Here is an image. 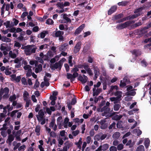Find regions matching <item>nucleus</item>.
Masks as SVG:
<instances>
[{"mask_svg": "<svg viewBox=\"0 0 151 151\" xmlns=\"http://www.w3.org/2000/svg\"><path fill=\"white\" fill-rule=\"evenodd\" d=\"M52 68L54 69H57L58 68H61V66H60L58 63H56L53 66Z\"/></svg>", "mask_w": 151, "mask_h": 151, "instance_id": "nucleus-45", "label": "nucleus"}, {"mask_svg": "<svg viewBox=\"0 0 151 151\" xmlns=\"http://www.w3.org/2000/svg\"><path fill=\"white\" fill-rule=\"evenodd\" d=\"M81 45V43L80 42H78L76 44L74 48V51L75 53H76L80 50Z\"/></svg>", "mask_w": 151, "mask_h": 151, "instance_id": "nucleus-16", "label": "nucleus"}, {"mask_svg": "<svg viewBox=\"0 0 151 151\" xmlns=\"http://www.w3.org/2000/svg\"><path fill=\"white\" fill-rule=\"evenodd\" d=\"M94 72L95 74V76L94 77V80H96L98 76L99 75V69L97 67H94Z\"/></svg>", "mask_w": 151, "mask_h": 151, "instance_id": "nucleus-19", "label": "nucleus"}, {"mask_svg": "<svg viewBox=\"0 0 151 151\" xmlns=\"http://www.w3.org/2000/svg\"><path fill=\"white\" fill-rule=\"evenodd\" d=\"M133 132L134 133H136L137 136L141 134L142 132L139 129H136L134 130Z\"/></svg>", "mask_w": 151, "mask_h": 151, "instance_id": "nucleus-36", "label": "nucleus"}, {"mask_svg": "<svg viewBox=\"0 0 151 151\" xmlns=\"http://www.w3.org/2000/svg\"><path fill=\"white\" fill-rule=\"evenodd\" d=\"M64 34L63 31H58L56 32L55 33V36L56 37H59L62 35Z\"/></svg>", "mask_w": 151, "mask_h": 151, "instance_id": "nucleus-29", "label": "nucleus"}, {"mask_svg": "<svg viewBox=\"0 0 151 151\" xmlns=\"http://www.w3.org/2000/svg\"><path fill=\"white\" fill-rule=\"evenodd\" d=\"M120 136L119 133V132H116L113 134V138L114 139H117Z\"/></svg>", "mask_w": 151, "mask_h": 151, "instance_id": "nucleus-39", "label": "nucleus"}, {"mask_svg": "<svg viewBox=\"0 0 151 151\" xmlns=\"http://www.w3.org/2000/svg\"><path fill=\"white\" fill-rule=\"evenodd\" d=\"M47 46H48V45L47 44H44V45H42L40 46L39 49L40 50H42L44 49H45L47 48Z\"/></svg>", "mask_w": 151, "mask_h": 151, "instance_id": "nucleus-47", "label": "nucleus"}, {"mask_svg": "<svg viewBox=\"0 0 151 151\" xmlns=\"http://www.w3.org/2000/svg\"><path fill=\"white\" fill-rule=\"evenodd\" d=\"M68 45L67 44H65L63 45H62L60 48V50H65L67 48L66 47Z\"/></svg>", "mask_w": 151, "mask_h": 151, "instance_id": "nucleus-42", "label": "nucleus"}, {"mask_svg": "<svg viewBox=\"0 0 151 151\" xmlns=\"http://www.w3.org/2000/svg\"><path fill=\"white\" fill-rule=\"evenodd\" d=\"M66 59L65 58H62L60 60L58 63L60 65V66H61L63 64V63L65 61Z\"/></svg>", "mask_w": 151, "mask_h": 151, "instance_id": "nucleus-54", "label": "nucleus"}, {"mask_svg": "<svg viewBox=\"0 0 151 151\" xmlns=\"http://www.w3.org/2000/svg\"><path fill=\"white\" fill-rule=\"evenodd\" d=\"M21 82L23 85L24 86L27 85V83L25 78L23 77L21 79Z\"/></svg>", "mask_w": 151, "mask_h": 151, "instance_id": "nucleus-43", "label": "nucleus"}, {"mask_svg": "<svg viewBox=\"0 0 151 151\" xmlns=\"http://www.w3.org/2000/svg\"><path fill=\"white\" fill-rule=\"evenodd\" d=\"M9 92V89L7 87H6L4 89H1L0 91V93L2 95H3V98L4 99H6L8 97Z\"/></svg>", "mask_w": 151, "mask_h": 151, "instance_id": "nucleus-4", "label": "nucleus"}, {"mask_svg": "<svg viewBox=\"0 0 151 151\" xmlns=\"http://www.w3.org/2000/svg\"><path fill=\"white\" fill-rule=\"evenodd\" d=\"M109 150L110 151H117L116 148L114 146L111 147L109 149Z\"/></svg>", "mask_w": 151, "mask_h": 151, "instance_id": "nucleus-64", "label": "nucleus"}, {"mask_svg": "<svg viewBox=\"0 0 151 151\" xmlns=\"http://www.w3.org/2000/svg\"><path fill=\"white\" fill-rule=\"evenodd\" d=\"M57 5L59 8H63L64 7L63 3V2H58Z\"/></svg>", "mask_w": 151, "mask_h": 151, "instance_id": "nucleus-56", "label": "nucleus"}, {"mask_svg": "<svg viewBox=\"0 0 151 151\" xmlns=\"http://www.w3.org/2000/svg\"><path fill=\"white\" fill-rule=\"evenodd\" d=\"M72 58L73 57L72 56H70L68 58V63L71 66H72L73 65V63L72 61Z\"/></svg>", "mask_w": 151, "mask_h": 151, "instance_id": "nucleus-53", "label": "nucleus"}, {"mask_svg": "<svg viewBox=\"0 0 151 151\" xmlns=\"http://www.w3.org/2000/svg\"><path fill=\"white\" fill-rule=\"evenodd\" d=\"M132 53L134 54L136 56H138L140 55V52L139 50H134L132 52Z\"/></svg>", "mask_w": 151, "mask_h": 151, "instance_id": "nucleus-44", "label": "nucleus"}, {"mask_svg": "<svg viewBox=\"0 0 151 151\" xmlns=\"http://www.w3.org/2000/svg\"><path fill=\"white\" fill-rule=\"evenodd\" d=\"M107 105L104 106L103 108H98L97 109V110L98 111L103 112L104 111V113L102 114V115L104 116L105 115V114H106L107 111H110V109L108 107L109 104H107Z\"/></svg>", "mask_w": 151, "mask_h": 151, "instance_id": "nucleus-9", "label": "nucleus"}, {"mask_svg": "<svg viewBox=\"0 0 151 151\" xmlns=\"http://www.w3.org/2000/svg\"><path fill=\"white\" fill-rule=\"evenodd\" d=\"M69 121V119L68 118L66 117L65 118L63 122V126L65 128H67L68 127V123Z\"/></svg>", "mask_w": 151, "mask_h": 151, "instance_id": "nucleus-24", "label": "nucleus"}, {"mask_svg": "<svg viewBox=\"0 0 151 151\" xmlns=\"http://www.w3.org/2000/svg\"><path fill=\"white\" fill-rule=\"evenodd\" d=\"M42 65L41 64H39L37 67L35 69V72L38 73L40 72L42 70Z\"/></svg>", "mask_w": 151, "mask_h": 151, "instance_id": "nucleus-32", "label": "nucleus"}, {"mask_svg": "<svg viewBox=\"0 0 151 151\" xmlns=\"http://www.w3.org/2000/svg\"><path fill=\"white\" fill-rule=\"evenodd\" d=\"M61 15L63 16V18L67 22H71V20L68 17L67 15L66 14H62Z\"/></svg>", "mask_w": 151, "mask_h": 151, "instance_id": "nucleus-28", "label": "nucleus"}, {"mask_svg": "<svg viewBox=\"0 0 151 151\" xmlns=\"http://www.w3.org/2000/svg\"><path fill=\"white\" fill-rule=\"evenodd\" d=\"M119 104H114V109L115 111H117L120 108Z\"/></svg>", "mask_w": 151, "mask_h": 151, "instance_id": "nucleus-59", "label": "nucleus"}, {"mask_svg": "<svg viewBox=\"0 0 151 151\" xmlns=\"http://www.w3.org/2000/svg\"><path fill=\"white\" fill-rule=\"evenodd\" d=\"M62 119V117L60 116L58 117L57 120V124L58 125V127L60 129L62 128V125L61 124Z\"/></svg>", "mask_w": 151, "mask_h": 151, "instance_id": "nucleus-25", "label": "nucleus"}, {"mask_svg": "<svg viewBox=\"0 0 151 151\" xmlns=\"http://www.w3.org/2000/svg\"><path fill=\"white\" fill-rule=\"evenodd\" d=\"M56 53H54L53 52L49 51L47 53V55L49 56L50 57H52Z\"/></svg>", "mask_w": 151, "mask_h": 151, "instance_id": "nucleus-55", "label": "nucleus"}, {"mask_svg": "<svg viewBox=\"0 0 151 151\" xmlns=\"http://www.w3.org/2000/svg\"><path fill=\"white\" fill-rule=\"evenodd\" d=\"M117 148L118 150H121L123 148V145L122 144H119L118 145Z\"/></svg>", "mask_w": 151, "mask_h": 151, "instance_id": "nucleus-60", "label": "nucleus"}, {"mask_svg": "<svg viewBox=\"0 0 151 151\" xmlns=\"http://www.w3.org/2000/svg\"><path fill=\"white\" fill-rule=\"evenodd\" d=\"M24 68L27 71L31 70V67L29 65H26L24 67Z\"/></svg>", "mask_w": 151, "mask_h": 151, "instance_id": "nucleus-48", "label": "nucleus"}, {"mask_svg": "<svg viewBox=\"0 0 151 151\" xmlns=\"http://www.w3.org/2000/svg\"><path fill=\"white\" fill-rule=\"evenodd\" d=\"M94 138L95 139L97 140L101 139L100 134L95 136Z\"/></svg>", "mask_w": 151, "mask_h": 151, "instance_id": "nucleus-62", "label": "nucleus"}, {"mask_svg": "<svg viewBox=\"0 0 151 151\" xmlns=\"http://www.w3.org/2000/svg\"><path fill=\"white\" fill-rule=\"evenodd\" d=\"M55 120L54 118H52L51 122L50 123L49 127L52 129L54 131H55L57 129V126L55 123Z\"/></svg>", "mask_w": 151, "mask_h": 151, "instance_id": "nucleus-11", "label": "nucleus"}, {"mask_svg": "<svg viewBox=\"0 0 151 151\" xmlns=\"http://www.w3.org/2000/svg\"><path fill=\"white\" fill-rule=\"evenodd\" d=\"M12 67L9 68V66H8L6 67L5 71V73L6 75H9L12 74L11 70H12Z\"/></svg>", "mask_w": 151, "mask_h": 151, "instance_id": "nucleus-21", "label": "nucleus"}, {"mask_svg": "<svg viewBox=\"0 0 151 151\" xmlns=\"http://www.w3.org/2000/svg\"><path fill=\"white\" fill-rule=\"evenodd\" d=\"M131 22L128 21L123 23L118 24L116 26V28L119 29H121L125 28L130 25Z\"/></svg>", "mask_w": 151, "mask_h": 151, "instance_id": "nucleus-5", "label": "nucleus"}, {"mask_svg": "<svg viewBox=\"0 0 151 151\" xmlns=\"http://www.w3.org/2000/svg\"><path fill=\"white\" fill-rule=\"evenodd\" d=\"M55 110V108L53 107H50V108H47L46 109V112L49 114H50L52 111H54Z\"/></svg>", "mask_w": 151, "mask_h": 151, "instance_id": "nucleus-27", "label": "nucleus"}, {"mask_svg": "<svg viewBox=\"0 0 151 151\" xmlns=\"http://www.w3.org/2000/svg\"><path fill=\"white\" fill-rule=\"evenodd\" d=\"M126 94L128 96H134L136 94V92L132 90L128 91Z\"/></svg>", "mask_w": 151, "mask_h": 151, "instance_id": "nucleus-35", "label": "nucleus"}, {"mask_svg": "<svg viewBox=\"0 0 151 151\" xmlns=\"http://www.w3.org/2000/svg\"><path fill=\"white\" fill-rule=\"evenodd\" d=\"M48 34V32L47 31H43L38 35V38H43L46 35Z\"/></svg>", "mask_w": 151, "mask_h": 151, "instance_id": "nucleus-22", "label": "nucleus"}, {"mask_svg": "<svg viewBox=\"0 0 151 151\" xmlns=\"http://www.w3.org/2000/svg\"><path fill=\"white\" fill-rule=\"evenodd\" d=\"M106 122V121L105 119H102L101 120L100 122V124H101V128L102 129H104L106 127V126L105 125H104V127H103V125L104 123Z\"/></svg>", "mask_w": 151, "mask_h": 151, "instance_id": "nucleus-37", "label": "nucleus"}, {"mask_svg": "<svg viewBox=\"0 0 151 151\" xmlns=\"http://www.w3.org/2000/svg\"><path fill=\"white\" fill-rule=\"evenodd\" d=\"M46 23L48 24H53V22L52 19H49L47 20Z\"/></svg>", "mask_w": 151, "mask_h": 151, "instance_id": "nucleus-50", "label": "nucleus"}, {"mask_svg": "<svg viewBox=\"0 0 151 151\" xmlns=\"http://www.w3.org/2000/svg\"><path fill=\"white\" fill-rule=\"evenodd\" d=\"M150 141L148 138L145 139V146L146 148L148 147L150 144Z\"/></svg>", "mask_w": 151, "mask_h": 151, "instance_id": "nucleus-34", "label": "nucleus"}, {"mask_svg": "<svg viewBox=\"0 0 151 151\" xmlns=\"http://www.w3.org/2000/svg\"><path fill=\"white\" fill-rule=\"evenodd\" d=\"M19 97L18 95L16 96L14 94L10 97L9 100L12 103V104H17V101Z\"/></svg>", "mask_w": 151, "mask_h": 151, "instance_id": "nucleus-10", "label": "nucleus"}, {"mask_svg": "<svg viewBox=\"0 0 151 151\" xmlns=\"http://www.w3.org/2000/svg\"><path fill=\"white\" fill-rule=\"evenodd\" d=\"M24 49L25 53L27 55H30L32 53H34L36 49V48L32 45L25 46Z\"/></svg>", "mask_w": 151, "mask_h": 151, "instance_id": "nucleus-2", "label": "nucleus"}, {"mask_svg": "<svg viewBox=\"0 0 151 151\" xmlns=\"http://www.w3.org/2000/svg\"><path fill=\"white\" fill-rule=\"evenodd\" d=\"M117 89H118V87L116 86H111V87L110 91H112L115 90H116Z\"/></svg>", "mask_w": 151, "mask_h": 151, "instance_id": "nucleus-58", "label": "nucleus"}, {"mask_svg": "<svg viewBox=\"0 0 151 151\" xmlns=\"http://www.w3.org/2000/svg\"><path fill=\"white\" fill-rule=\"evenodd\" d=\"M83 68L85 69L88 73L90 76H92L93 73L91 69L89 68V66L87 64H84L83 66Z\"/></svg>", "mask_w": 151, "mask_h": 151, "instance_id": "nucleus-12", "label": "nucleus"}, {"mask_svg": "<svg viewBox=\"0 0 151 151\" xmlns=\"http://www.w3.org/2000/svg\"><path fill=\"white\" fill-rule=\"evenodd\" d=\"M79 130H77L75 131H73L72 132V134L73 136H76L79 134Z\"/></svg>", "mask_w": 151, "mask_h": 151, "instance_id": "nucleus-52", "label": "nucleus"}, {"mask_svg": "<svg viewBox=\"0 0 151 151\" xmlns=\"http://www.w3.org/2000/svg\"><path fill=\"white\" fill-rule=\"evenodd\" d=\"M109 147V146L108 144H105L102 146L101 145L95 151H101L102 150H106L108 149Z\"/></svg>", "mask_w": 151, "mask_h": 151, "instance_id": "nucleus-14", "label": "nucleus"}, {"mask_svg": "<svg viewBox=\"0 0 151 151\" xmlns=\"http://www.w3.org/2000/svg\"><path fill=\"white\" fill-rule=\"evenodd\" d=\"M93 96H94L98 95L101 92L102 89L99 88L96 89V88H93Z\"/></svg>", "mask_w": 151, "mask_h": 151, "instance_id": "nucleus-17", "label": "nucleus"}, {"mask_svg": "<svg viewBox=\"0 0 151 151\" xmlns=\"http://www.w3.org/2000/svg\"><path fill=\"white\" fill-rule=\"evenodd\" d=\"M142 9L143 8L142 7H140L137 9L134 12V14L132 15L130 18L134 19L140 16L142 14L141 12Z\"/></svg>", "mask_w": 151, "mask_h": 151, "instance_id": "nucleus-7", "label": "nucleus"}, {"mask_svg": "<svg viewBox=\"0 0 151 151\" xmlns=\"http://www.w3.org/2000/svg\"><path fill=\"white\" fill-rule=\"evenodd\" d=\"M136 151H145V148L142 145H139L136 149Z\"/></svg>", "mask_w": 151, "mask_h": 151, "instance_id": "nucleus-33", "label": "nucleus"}, {"mask_svg": "<svg viewBox=\"0 0 151 151\" xmlns=\"http://www.w3.org/2000/svg\"><path fill=\"white\" fill-rule=\"evenodd\" d=\"M48 79H47L45 77L44 78V81L45 82V85L46 86H48L49 85V83L48 82Z\"/></svg>", "mask_w": 151, "mask_h": 151, "instance_id": "nucleus-61", "label": "nucleus"}, {"mask_svg": "<svg viewBox=\"0 0 151 151\" xmlns=\"http://www.w3.org/2000/svg\"><path fill=\"white\" fill-rule=\"evenodd\" d=\"M19 50L17 49H14L12 51H10L9 53V57L14 59L16 58L18 55Z\"/></svg>", "mask_w": 151, "mask_h": 151, "instance_id": "nucleus-6", "label": "nucleus"}, {"mask_svg": "<svg viewBox=\"0 0 151 151\" xmlns=\"http://www.w3.org/2000/svg\"><path fill=\"white\" fill-rule=\"evenodd\" d=\"M82 138H80L78 142L75 143L78 147L80 149L81 148V145L82 144Z\"/></svg>", "mask_w": 151, "mask_h": 151, "instance_id": "nucleus-26", "label": "nucleus"}, {"mask_svg": "<svg viewBox=\"0 0 151 151\" xmlns=\"http://www.w3.org/2000/svg\"><path fill=\"white\" fill-rule=\"evenodd\" d=\"M78 80L80 81L82 83H85L88 80L87 77L83 75V76L81 75H79L78 78Z\"/></svg>", "mask_w": 151, "mask_h": 151, "instance_id": "nucleus-13", "label": "nucleus"}, {"mask_svg": "<svg viewBox=\"0 0 151 151\" xmlns=\"http://www.w3.org/2000/svg\"><path fill=\"white\" fill-rule=\"evenodd\" d=\"M40 127L39 126H36L35 129V132L36 133V134L37 135L40 134Z\"/></svg>", "mask_w": 151, "mask_h": 151, "instance_id": "nucleus-38", "label": "nucleus"}, {"mask_svg": "<svg viewBox=\"0 0 151 151\" xmlns=\"http://www.w3.org/2000/svg\"><path fill=\"white\" fill-rule=\"evenodd\" d=\"M113 94L116 96V97H113L110 98V100L111 101H114V104L118 103L121 100V97L122 96V93L121 91H117L114 92Z\"/></svg>", "mask_w": 151, "mask_h": 151, "instance_id": "nucleus-3", "label": "nucleus"}, {"mask_svg": "<svg viewBox=\"0 0 151 151\" xmlns=\"http://www.w3.org/2000/svg\"><path fill=\"white\" fill-rule=\"evenodd\" d=\"M36 59L41 63H43V60L40 57H37L36 58Z\"/></svg>", "mask_w": 151, "mask_h": 151, "instance_id": "nucleus-57", "label": "nucleus"}, {"mask_svg": "<svg viewBox=\"0 0 151 151\" xmlns=\"http://www.w3.org/2000/svg\"><path fill=\"white\" fill-rule=\"evenodd\" d=\"M127 1H122L121 2L118 3V5L119 6H124L127 5Z\"/></svg>", "mask_w": 151, "mask_h": 151, "instance_id": "nucleus-51", "label": "nucleus"}, {"mask_svg": "<svg viewBox=\"0 0 151 151\" xmlns=\"http://www.w3.org/2000/svg\"><path fill=\"white\" fill-rule=\"evenodd\" d=\"M127 81V78L125 77L123 78V80L121 81L120 86L121 87H123L126 85V82Z\"/></svg>", "mask_w": 151, "mask_h": 151, "instance_id": "nucleus-23", "label": "nucleus"}, {"mask_svg": "<svg viewBox=\"0 0 151 151\" xmlns=\"http://www.w3.org/2000/svg\"><path fill=\"white\" fill-rule=\"evenodd\" d=\"M142 24V23L141 22H139L134 24L133 25L134 27H137L140 26Z\"/></svg>", "mask_w": 151, "mask_h": 151, "instance_id": "nucleus-63", "label": "nucleus"}, {"mask_svg": "<svg viewBox=\"0 0 151 151\" xmlns=\"http://www.w3.org/2000/svg\"><path fill=\"white\" fill-rule=\"evenodd\" d=\"M14 139V137L13 136L12 134H10L9 135L8 141L10 143Z\"/></svg>", "mask_w": 151, "mask_h": 151, "instance_id": "nucleus-40", "label": "nucleus"}, {"mask_svg": "<svg viewBox=\"0 0 151 151\" xmlns=\"http://www.w3.org/2000/svg\"><path fill=\"white\" fill-rule=\"evenodd\" d=\"M13 145L14 146V150H15L21 145V143H17L16 142H13Z\"/></svg>", "mask_w": 151, "mask_h": 151, "instance_id": "nucleus-30", "label": "nucleus"}, {"mask_svg": "<svg viewBox=\"0 0 151 151\" xmlns=\"http://www.w3.org/2000/svg\"><path fill=\"white\" fill-rule=\"evenodd\" d=\"M58 95V92L56 91H54L52 95L50 96V99L51 101V104H55V100L57 98L56 96Z\"/></svg>", "mask_w": 151, "mask_h": 151, "instance_id": "nucleus-8", "label": "nucleus"}, {"mask_svg": "<svg viewBox=\"0 0 151 151\" xmlns=\"http://www.w3.org/2000/svg\"><path fill=\"white\" fill-rule=\"evenodd\" d=\"M22 58H16L15 59L14 61V63H19L22 60Z\"/></svg>", "mask_w": 151, "mask_h": 151, "instance_id": "nucleus-41", "label": "nucleus"}, {"mask_svg": "<svg viewBox=\"0 0 151 151\" xmlns=\"http://www.w3.org/2000/svg\"><path fill=\"white\" fill-rule=\"evenodd\" d=\"M117 9V6H112L109 9L108 12V14L109 15H111L112 13L114 12Z\"/></svg>", "mask_w": 151, "mask_h": 151, "instance_id": "nucleus-20", "label": "nucleus"}, {"mask_svg": "<svg viewBox=\"0 0 151 151\" xmlns=\"http://www.w3.org/2000/svg\"><path fill=\"white\" fill-rule=\"evenodd\" d=\"M1 40L4 42H9L10 41V39L5 36H3L2 37Z\"/></svg>", "mask_w": 151, "mask_h": 151, "instance_id": "nucleus-49", "label": "nucleus"}, {"mask_svg": "<svg viewBox=\"0 0 151 151\" xmlns=\"http://www.w3.org/2000/svg\"><path fill=\"white\" fill-rule=\"evenodd\" d=\"M60 135L62 137H64V139H67L66 137H65V131L64 130H62L60 132Z\"/></svg>", "mask_w": 151, "mask_h": 151, "instance_id": "nucleus-46", "label": "nucleus"}, {"mask_svg": "<svg viewBox=\"0 0 151 151\" xmlns=\"http://www.w3.org/2000/svg\"><path fill=\"white\" fill-rule=\"evenodd\" d=\"M40 56L43 60H47L48 58L47 55H44L42 52H41L40 54Z\"/></svg>", "mask_w": 151, "mask_h": 151, "instance_id": "nucleus-31", "label": "nucleus"}, {"mask_svg": "<svg viewBox=\"0 0 151 151\" xmlns=\"http://www.w3.org/2000/svg\"><path fill=\"white\" fill-rule=\"evenodd\" d=\"M85 25L84 24L81 25L78 29H77L75 32V35H77L80 34L83 29L84 28Z\"/></svg>", "mask_w": 151, "mask_h": 151, "instance_id": "nucleus-18", "label": "nucleus"}, {"mask_svg": "<svg viewBox=\"0 0 151 151\" xmlns=\"http://www.w3.org/2000/svg\"><path fill=\"white\" fill-rule=\"evenodd\" d=\"M44 116V111L43 109L40 110L38 113V114L36 115L39 122L42 125L44 124L45 122V119Z\"/></svg>", "mask_w": 151, "mask_h": 151, "instance_id": "nucleus-1", "label": "nucleus"}, {"mask_svg": "<svg viewBox=\"0 0 151 151\" xmlns=\"http://www.w3.org/2000/svg\"><path fill=\"white\" fill-rule=\"evenodd\" d=\"M23 95L24 99V100L26 102V104H29V93L27 91H24Z\"/></svg>", "mask_w": 151, "mask_h": 151, "instance_id": "nucleus-15", "label": "nucleus"}]
</instances>
